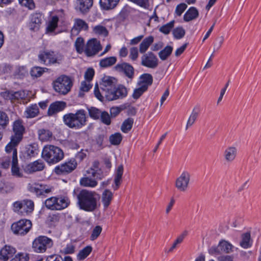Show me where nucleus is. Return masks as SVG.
Here are the masks:
<instances>
[{"label": "nucleus", "mask_w": 261, "mask_h": 261, "mask_svg": "<svg viewBox=\"0 0 261 261\" xmlns=\"http://www.w3.org/2000/svg\"><path fill=\"white\" fill-rule=\"evenodd\" d=\"M9 122L8 115L3 111H0V130L5 129Z\"/></svg>", "instance_id": "obj_41"}, {"label": "nucleus", "mask_w": 261, "mask_h": 261, "mask_svg": "<svg viewBox=\"0 0 261 261\" xmlns=\"http://www.w3.org/2000/svg\"><path fill=\"white\" fill-rule=\"evenodd\" d=\"M113 198V193L109 190H105L102 194V202L105 208L110 204Z\"/></svg>", "instance_id": "obj_36"}, {"label": "nucleus", "mask_w": 261, "mask_h": 261, "mask_svg": "<svg viewBox=\"0 0 261 261\" xmlns=\"http://www.w3.org/2000/svg\"><path fill=\"white\" fill-rule=\"evenodd\" d=\"M92 248L91 246H87L80 251L77 255V258L79 260H84L91 252Z\"/></svg>", "instance_id": "obj_42"}, {"label": "nucleus", "mask_w": 261, "mask_h": 261, "mask_svg": "<svg viewBox=\"0 0 261 261\" xmlns=\"http://www.w3.org/2000/svg\"><path fill=\"white\" fill-rule=\"evenodd\" d=\"M66 107V103L62 101H57L51 103L48 109L47 114L53 116L61 111H62Z\"/></svg>", "instance_id": "obj_18"}, {"label": "nucleus", "mask_w": 261, "mask_h": 261, "mask_svg": "<svg viewBox=\"0 0 261 261\" xmlns=\"http://www.w3.org/2000/svg\"><path fill=\"white\" fill-rule=\"evenodd\" d=\"M237 149L235 147H228L224 151L223 156L225 160L228 163L232 162L236 159Z\"/></svg>", "instance_id": "obj_21"}, {"label": "nucleus", "mask_w": 261, "mask_h": 261, "mask_svg": "<svg viewBox=\"0 0 261 261\" xmlns=\"http://www.w3.org/2000/svg\"><path fill=\"white\" fill-rule=\"evenodd\" d=\"M75 47L77 53L81 54L84 51V40L82 37H78L75 42Z\"/></svg>", "instance_id": "obj_55"}, {"label": "nucleus", "mask_w": 261, "mask_h": 261, "mask_svg": "<svg viewBox=\"0 0 261 261\" xmlns=\"http://www.w3.org/2000/svg\"><path fill=\"white\" fill-rule=\"evenodd\" d=\"M19 2L22 6L31 10L34 9L35 7L33 0H19Z\"/></svg>", "instance_id": "obj_59"}, {"label": "nucleus", "mask_w": 261, "mask_h": 261, "mask_svg": "<svg viewBox=\"0 0 261 261\" xmlns=\"http://www.w3.org/2000/svg\"><path fill=\"white\" fill-rule=\"evenodd\" d=\"M39 139L41 141H47L51 138L52 133L47 129H41L38 132Z\"/></svg>", "instance_id": "obj_38"}, {"label": "nucleus", "mask_w": 261, "mask_h": 261, "mask_svg": "<svg viewBox=\"0 0 261 261\" xmlns=\"http://www.w3.org/2000/svg\"><path fill=\"white\" fill-rule=\"evenodd\" d=\"M93 0H76L75 9L82 14L87 13L93 6Z\"/></svg>", "instance_id": "obj_17"}, {"label": "nucleus", "mask_w": 261, "mask_h": 261, "mask_svg": "<svg viewBox=\"0 0 261 261\" xmlns=\"http://www.w3.org/2000/svg\"><path fill=\"white\" fill-rule=\"evenodd\" d=\"M134 120L132 118L125 119L122 124L121 130L124 133H127L132 128Z\"/></svg>", "instance_id": "obj_44"}, {"label": "nucleus", "mask_w": 261, "mask_h": 261, "mask_svg": "<svg viewBox=\"0 0 261 261\" xmlns=\"http://www.w3.org/2000/svg\"><path fill=\"white\" fill-rule=\"evenodd\" d=\"M101 231L102 227L100 226L97 225L95 226L92 231L90 240L92 241L96 240L99 237Z\"/></svg>", "instance_id": "obj_56"}, {"label": "nucleus", "mask_w": 261, "mask_h": 261, "mask_svg": "<svg viewBox=\"0 0 261 261\" xmlns=\"http://www.w3.org/2000/svg\"><path fill=\"white\" fill-rule=\"evenodd\" d=\"M57 197L53 196L46 199L44 201V205L45 207L50 210H55V203L56 201Z\"/></svg>", "instance_id": "obj_52"}, {"label": "nucleus", "mask_w": 261, "mask_h": 261, "mask_svg": "<svg viewBox=\"0 0 261 261\" xmlns=\"http://www.w3.org/2000/svg\"><path fill=\"white\" fill-rule=\"evenodd\" d=\"M200 112L199 107H195L193 109L192 112L190 116L186 125V129H187L188 127L191 126L195 122L196 120L198 117Z\"/></svg>", "instance_id": "obj_34"}, {"label": "nucleus", "mask_w": 261, "mask_h": 261, "mask_svg": "<svg viewBox=\"0 0 261 261\" xmlns=\"http://www.w3.org/2000/svg\"><path fill=\"white\" fill-rule=\"evenodd\" d=\"M94 70L93 68H88L85 73L84 77L88 82H90L94 75Z\"/></svg>", "instance_id": "obj_60"}, {"label": "nucleus", "mask_w": 261, "mask_h": 261, "mask_svg": "<svg viewBox=\"0 0 261 261\" xmlns=\"http://www.w3.org/2000/svg\"><path fill=\"white\" fill-rule=\"evenodd\" d=\"M59 18L57 16H53L50 20L49 21L46 31L49 32H53L58 26Z\"/></svg>", "instance_id": "obj_46"}, {"label": "nucleus", "mask_w": 261, "mask_h": 261, "mask_svg": "<svg viewBox=\"0 0 261 261\" xmlns=\"http://www.w3.org/2000/svg\"><path fill=\"white\" fill-rule=\"evenodd\" d=\"M73 193L76 196L77 204L80 209L92 212L97 208L100 196L95 192L82 189L76 193L74 189Z\"/></svg>", "instance_id": "obj_2"}, {"label": "nucleus", "mask_w": 261, "mask_h": 261, "mask_svg": "<svg viewBox=\"0 0 261 261\" xmlns=\"http://www.w3.org/2000/svg\"><path fill=\"white\" fill-rule=\"evenodd\" d=\"M147 89L145 86H140L138 88L134 90L132 97L135 99H138Z\"/></svg>", "instance_id": "obj_54"}, {"label": "nucleus", "mask_w": 261, "mask_h": 261, "mask_svg": "<svg viewBox=\"0 0 261 261\" xmlns=\"http://www.w3.org/2000/svg\"><path fill=\"white\" fill-rule=\"evenodd\" d=\"M191 178V174L188 171L182 172L175 182V187L180 192H185L189 188Z\"/></svg>", "instance_id": "obj_12"}, {"label": "nucleus", "mask_w": 261, "mask_h": 261, "mask_svg": "<svg viewBox=\"0 0 261 261\" xmlns=\"http://www.w3.org/2000/svg\"><path fill=\"white\" fill-rule=\"evenodd\" d=\"M42 23V15L40 13H35L31 15L30 21L29 23V28L31 30L37 31Z\"/></svg>", "instance_id": "obj_19"}, {"label": "nucleus", "mask_w": 261, "mask_h": 261, "mask_svg": "<svg viewBox=\"0 0 261 261\" xmlns=\"http://www.w3.org/2000/svg\"><path fill=\"white\" fill-rule=\"evenodd\" d=\"M100 118L103 123L108 125L111 124V117L108 112L106 111L102 112L100 116Z\"/></svg>", "instance_id": "obj_57"}, {"label": "nucleus", "mask_w": 261, "mask_h": 261, "mask_svg": "<svg viewBox=\"0 0 261 261\" xmlns=\"http://www.w3.org/2000/svg\"><path fill=\"white\" fill-rule=\"evenodd\" d=\"M39 62L46 66L60 64L62 57L54 50L45 49L40 50L38 55Z\"/></svg>", "instance_id": "obj_5"}, {"label": "nucleus", "mask_w": 261, "mask_h": 261, "mask_svg": "<svg viewBox=\"0 0 261 261\" xmlns=\"http://www.w3.org/2000/svg\"><path fill=\"white\" fill-rule=\"evenodd\" d=\"M141 81L139 83L140 86H145L146 89L151 85L153 82L152 76L149 73H144L140 76Z\"/></svg>", "instance_id": "obj_33"}, {"label": "nucleus", "mask_w": 261, "mask_h": 261, "mask_svg": "<svg viewBox=\"0 0 261 261\" xmlns=\"http://www.w3.org/2000/svg\"><path fill=\"white\" fill-rule=\"evenodd\" d=\"M57 202L55 203V210L60 211L63 210L69 205L70 200L68 197L66 196H58L57 197Z\"/></svg>", "instance_id": "obj_22"}, {"label": "nucleus", "mask_w": 261, "mask_h": 261, "mask_svg": "<svg viewBox=\"0 0 261 261\" xmlns=\"http://www.w3.org/2000/svg\"><path fill=\"white\" fill-rule=\"evenodd\" d=\"M173 51L171 46L167 45L159 53V56L161 60L165 61L171 55Z\"/></svg>", "instance_id": "obj_39"}, {"label": "nucleus", "mask_w": 261, "mask_h": 261, "mask_svg": "<svg viewBox=\"0 0 261 261\" xmlns=\"http://www.w3.org/2000/svg\"><path fill=\"white\" fill-rule=\"evenodd\" d=\"M117 60V58L114 56L107 57L101 59L99 64L100 67L106 68L114 65Z\"/></svg>", "instance_id": "obj_30"}, {"label": "nucleus", "mask_w": 261, "mask_h": 261, "mask_svg": "<svg viewBox=\"0 0 261 261\" xmlns=\"http://www.w3.org/2000/svg\"><path fill=\"white\" fill-rule=\"evenodd\" d=\"M219 244L222 253H224L228 254L233 252V249L234 248V247L230 243L227 241L222 240L219 242Z\"/></svg>", "instance_id": "obj_31"}, {"label": "nucleus", "mask_w": 261, "mask_h": 261, "mask_svg": "<svg viewBox=\"0 0 261 261\" xmlns=\"http://www.w3.org/2000/svg\"><path fill=\"white\" fill-rule=\"evenodd\" d=\"M32 222L28 219H21L11 225L13 232L17 235L24 236L32 228Z\"/></svg>", "instance_id": "obj_9"}, {"label": "nucleus", "mask_w": 261, "mask_h": 261, "mask_svg": "<svg viewBox=\"0 0 261 261\" xmlns=\"http://www.w3.org/2000/svg\"><path fill=\"white\" fill-rule=\"evenodd\" d=\"M199 15L197 9L194 7H190L184 16V20L186 22L196 19Z\"/></svg>", "instance_id": "obj_25"}, {"label": "nucleus", "mask_w": 261, "mask_h": 261, "mask_svg": "<svg viewBox=\"0 0 261 261\" xmlns=\"http://www.w3.org/2000/svg\"><path fill=\"white\" fill-rule=\"evenodd\" d=\"M208 252L209 254L211 255H219L222 254V252L221 251V249L219 247V244H218V246H213L210 248L208 250Z\"/></svg>", "instance_id": "obj_63"}, {"label": "nucleus", "mask_w": 261, "mask_h": 261, "mask_svg": "<svg viewBox=\"0 0 261 261\" xmlns=\"http://www.w3.org/2000/svg\"><path fill=\"white\" fill-rule=\"evenodd\" d=\"M53 245V241L50 238L45 236H40L34 240L32 248L37 253H44L47 249L51 248Z\"/></svg>", "instance_id": "obj_8"}, {"label": "nucleus", "mask_w": 261, "mask_h": 261, "mask_svg": "<svg viewBox=\"0 0 261 261\" xmlns=\"http://www.w3.org/2000/svg\"><path fill=\"white\" fill-rule=\"evenodd\" d=\"M44 167L43 162L37 160L28 164L26 167V169L29 173H31L41 171L44 168Z\"/></svg>", "instance_id": "obj_23"}, {"label": "nucleus", "mask_w": 261, "mask_h": 261, "mask_svg": "<svg viewBox=\"0 0 261 261\" xmlns=\"http://www.w3.org/2000/svg\"><path fill=\"white\" fill-rule=\"evenodd\" d=\"M25 132V128L22 125V122L20 120H15L13 124V132L11 138L15 144H19L22 140L23 134Z\"/></svg>", "instance_id": "obj_13"}, {"label": "nucleus", "mask_w": 261, "mask_h": 261, "mask_svg": "<svg viewBox=\"0 0 261 261\" xmlns=\"http://www.w3.org/2000/svg\"><path fill=\"white\" fill-rule=\"evenodd\" d=\"M63 120L70 128L79 129L85 126L87 121L86 112L83 109L77 110L75 113H70L64 115Z\"/></svg>", "instance_id": "obj_3"}, {"label": "nucleus", "mask_w": 261, "mask_h": 261, "mask_svg": "<svg viewBox=\"0 0 261 261\" xmlns=\"http://www.w3.org/2000/svg\"><path fill=\"white\" fill-rule=\"evenodd\" d=\"M74 28H75L76 30H79L80 31L82 30L87 31L89 27L88 24L84 20L80 18H76L74 20Z\"/></svg>", "instance_id": "obj_45"}, {"label": "nucleus", "mask_w": 261, "mask_h": 261, "mask_svg": "<svg viewBox=\"0 0 261 261\" xmlns=\"http://www.w3.org/2000/svg\"><path fill=\"white\" fill-rule=\"evenodd\" d=\"M25 153L27 156L29 158L34 157L38 154V145L36 143H33L28 145L26 146Z\"/></svg>", "instance_id": "obj_32"}, {"label": "nucleus", "mask_w": 261, "mask_h": 261, "mask_svg": "<svg viewBox=\"0 0 261 261\" xmlns=\"http://www.w3.org/2000/svg\"><path fill=\"white\" fill-rule=\"evenodd\" d=\"M128 1L133 2L134 4H136L137 5H138L142 8H147L149 6L148 0H128Z\"/></svg>", "instance_id": "obj_62"}, {"label": "nucleus", "mask_w": 261, "mask_h": 261, "mask_svg": "<svg viewBox=\"0 0 261 261\" xmlns=\"http://www.w3.org/2000/svg\"><path fill=\"white\" fill-rule=\"evenodd\" d=\"M174 23L175 21L172 20L170 22L162 25L159 29L160 32L165 35L169 34L171 30L173 28Z\"/></svg>", "instance_id": "obj_48"}, {"label": "nucleus", "mask_w": 261, "mask_h": 261, "mask_svg": "<svg viewBox=\"0 0 261 261\" xmlns=\"http://www.w3.org/2000/svg\"><path fill=\"white\" fill-rule=\"evenodd\" d=\"M252 241L251 239L250 233L247 232L242 234L240 245L244 249H247L251 247Z\"/></svg>", "instance_id": "obj_24"}, {"label": "nucleus", "mask_w": 261, "mask_h": 261, "mask_svg": "<svg viewBox=\"0 0 261 261\" xmlns=\"http://www.w3.org/2000/svg\"><path fill=\"white\" fill-rule=\"evenodd\" d=\"M101 49L102 46L99 42L96 39H92L88 41L84 51L87 57H92L97 54Z\"/></svg>", "instance_id": "obj_16"}, {"label": "nucleus", "mask_w": 261, "mask_h": 261, "mask_svg": "<svg viewBox=\"0 0 261 261\" xmlns=\"http://www.w3.org/2000/svg\"><path fill=\"white\" fill-rule=\"evenodd\" d=\"M53 189L51 186L39 184H34L29 187V191L35 194L37 197H45Z\"/></svg>", "instance_id": "obj_11"}, {"label": "nucleus", "mask_w": 261, "mask_h": 261, "mask_svg": "<svg viewBox=\"0 0 261 261\" xmlns=\"http://www.w3.org/2000/svg\"><path fill=\"white\" fill-rule=\"evenodd\" d=\"M187 5L185 3H181L178 5L175 9V13L178 16H180L181 14L185 11V10L187 9Z\"/></svg>", "instance_id": "obj_64"}, {"label": "nucleus", "mask_w": 261, "mask_h": 261, "mask_svg": "<svg viewBox=\"0 0 261 261\" xmlns=\"http://www.w3.org/2000/svg\"><path fill=\"white\" fill-rule=\"evenodd\" d=\"M139 56L138 49L136 47H133L130 48L129 58L132 61H136Z\"/></svg>", "instance_id": "obj_61"}, {"label": "nucleus", "mask_w": 261, "mask_h": 261, "mask_svg": "<svg viewBox=\"0 0 261 261\" xmlns=\"http://www.w3.org/2000/svg\"><path fill=\"white\" fill-rule=\"evenodd\" d=\"M47 70L48 69L47 68L35 66L31 69L30 74L32 77H38L41 76L44 72Z\"/></svg>", "instance_id": "obj_40"}, {"label": "nucleus", "mask_w": 261, "mask_h": 261, "mask_svg": "<svg viewBox=\"0 0 261 261\" xmlns=\"http://www.w3.org/2000/svg\"><path fill=\"white\" fill-rule=\"evenodd\" d=\"M123 173V166L122 165H119L117 169L116 175L114 179V182L115 184V187H114V190H117L120 185V181L122 178V176Z\"/></svg>", "instance_id": "obj_37"}, {"label": "nucleus", "mask_w": 261, "mask_h": 261, "mask_svg": "<svg viewBox=\"0 0 261 261\" xmlns=\"http://www.w3.org/2000/svg\"><path fill=\"white\" fill-rule=\"evenodd\" d=\"M90 117L93 119H98L101 114V111L95 107H90L88 109Z\"/></svg>", "instance_id": "obj_53"}, {"label": "nucleus", "mask_w": 261, "mask_h": 261, "mask_svg": "<svg viewBox=\"0 0 261 261\" xmlns=\"http://www.w3.org/2000/svg\"><path fill=\"white\" fill-rule=\"evenodd\" d=\"M54 90L62 95H66L70 91L73 86V81L68 76L62 75L53 83Z\"/></svg>", "instance_id": "obj_7"}, {"label": "nucleus", "mask_w": 261, "mask_h": 261, "mask_svg": "<svg viewBox=\"0 0 261 261\" xmlns=\"http://www.w3.org/2000/svg\"><path fill=\"white\" fill-rule=\"evenodd\" d=\"M18 144H15L14 142L12 141V138H11L10 142L6 146L5 150L7 153L12 152V159L14 158V153H15L16 156L17 157V151L16 146H17Z\"/></svg>", "instance_id": "obj_47"}, {"label": "nucleus", "mask_w": 261, "mask_h": 261, "mask_svg": "<svg viewBox=\"0 0 261 261\" xmlns=\"http://www.w3.org/2000/svg\"><path fill=\"white\" fill-rule=\"evenodd\" d=\"M64 156L63 151L59 147L55 145H45L42 151V158L49 164L59 162L64 158Z\"/></svg>", "instance_id": "obj_4"}, {"label": "nucleus", "mask_w": 261, "mask_h": 261, "mask_svg": "<svg viewBox=\"0 0 261 261\" xmlns=\"http://www.w3.org/2000/svg\"><path fill=\"white\" fill-rule=\"evenodd\" d=\"M101 88L108 101L122 99L127 95V88L122 85L116 86V79L114 77H104L101 84Z\"/></svg>", "instance_id": "obj_1"}, {"label": "nucleus", "mask_w": 261, "mask_h": 261, "mask_svg": "<svg viewBox=\"0 0 261 261\" xmlns=\"http://www.w3.org/2000/svg\"><path fill=\"white\" fill-rule=\"evenodd\" d=\"M24 113L27 118H34L38 116L39 110L37 105L35 103L28 107Z\"/></svg>", "instance_id": "obj_29"}, {"label": "nucleus", "mask_w": 261, "mask_h": 261, "mask_svg": "<svg viewBox=\"0 0 261 261\" xmlns=\"http://www.w3.org/2000/svg\"><path fill=\"white\" fill-rule=\"evenodd\" d=\"M93 32L97 35L107 37L109 34L107 29L101 25H97L93 27Z\"/></svg>", "instance_id": "obj_43"}, {"label": "nucleus", "mask_w": 261, "mask_h": 261, "mask_svg": "<svg viewBox=\"0 0 261 261\" xmlns=\"http://www.w3.org/2000/svg\"><path fill=\"white\" fill-rule=\"evenodd\" d=\"M80 184L84 187H94L97 185V182L89 177H83L80 180Z\"/></svg>", "instance_id": "obj_49"}, {"label": "nucleus", "mask_w": 261, "mask_h": 261, "mask_svg": "<svg viewBox=\"0 0 261 261\" xmlns=\"http://www.w3.org/2000/svg\"><path fill=\"white\" fill-rule=\"evenodd\" d=\"M15 252L16 250L14 248L6 245L0 250V259L7 261L9 258L12 257Z\"/></svg>", "instance_id": "obj_20"}, {"label": "nucleus", "mask_w": 261, "mask_h": 261, "mask_svg": "<svg viewBox=\"0 0 261 261\" xmlns=\"http://www.w3.org/2000/svg\"><path fill=\"white\" fill-rule=\"evenodd\" d=\"M11 173L13 176L17 177H21L23 175L18 166V159L16 156L15 153L14 154V158L12 160Z\"/></svg>", "instance_id": "obj_28"}, {"label": "nucleus", "mask_w": 261, "mask_h": 261, "mask_svg": "<svg viewBox=\"0 0 261 261\" xmlns=\"http://www.w3.org/2000/svg\"><path fill=\"white\" fill-rule=\"evenodd\" d=\"M158 62L156 56L151 51L144 54L141 57V65L148 68H155L158 66Z\"/></svg>", "instance_id": "obj_15"}, {"label": "nucleus", "mask_w": 261, "mask_h": 261, "mask_svg": "<svg viewBox=\"0 0 261 261\" xmlns=\"http://www.w3.org/2000/svg\"><path fill=\"white\" fill-rule=\"evenodd\" d=\"M77 165L76 159L71 158L55 168V172L58 175H67L74 170Z\"/></svg>", "instance_id": "obj_10"}, {"label": "nucleus", "mask_w": 261, "mask_h": 261, "mask_svg": "<svg viewBox=\"0 0 261 261\" xmlns=\"http://www.w3.org/2000/svg\"><path fill=\"white\" fill-rule=\"evenodd\" d=\"M29 257L26 253H19L15 255L10 261H28Z\"/></svg>", "instance_id": "obj_58"}, {"label": "nucleus", "mask_w": 261, "mask_h": 261, "mask_svg": "<svg viewBox=\"0 0 261 261\" xmlns=\"http://www.w3.org/2000/svg\"><path fill=\"white\" fill-rule=\"evenodd\" d=\"M119 0H100L101 8L105 10H109L115 8Z\"/></svg>", "instance_id": "obj_27"}, {"label": "nucleus", "mask_w": 261, "mask_h": 261, "mask_svg": "<svg viewBox=\"0 0 261 261\" xmlns=\"http://www.w3.org/2000/svg\"><path fill=\"white\" fill-rule=\"evenodd\" d=\"M122 139V135L119 133H116L110 136L109 140L111 144L114 145H119Z\"/></svg>", "instance_id": "obj_51"}, {"label": "nucleus", "mask_w": 261, "mask_h": 261, "mask_svg": "<svg viewBox=\"0 0 261 261\" xmlns=\"http://www.w3.org/2000/svg\"><path fill=\"white\" fill-rule=\"evenodd\" d=\"M172 34L175 39H180L184 37L186 32L182 27H178L173 30Z\"/></svg>", "instance_id": "obj_50"}, {"label": "nucleus", "mask_w": 261, "mask_h": 261, "mask_svg": "<svg viewBox=\"0 0 261 261\" xmlns=\"http://www.w3.org/2000/svg\"><path fill=\"white\" fill-rule=\"evenodd\" d=\"M153 41L154 37L152 36H149L143 39L139 45L140 53L144 54Z\"/></svg>", "instance_id": "obj_26"}, {"label": "nucleus", "mask_w": 261, "mask_h": 261, "mask_svg": "<svg viewBox=\"0 0 261 261\" xmlns=\"http://www.w3.org/2000/svg\"><path fill=\"white\" fill-rule=\"evenodd\" d=\"M99 163L97 161L93 162L92 167L88 171V173L91 174L92 176L96 179H101V170H98L99 167Z\"/></svg>", "instance_id": "obj_35"}, {"label": "nucleus", "mask_w": 261, "mask_h": 261, "mask_svg": "<svg viewBox=\"0 0 261 261\" xmlns=\"http://www.w3.org/2000/svg\"><path fill=\"white\" fill-rule=\"evenodd\" d=\"M35 207L34 201L29 199H24L18 200L13 203V210L22 216H28L31 215Z\"/></svg>", "instance_id": "obj_6"}, {"label": "nucleus", "mask_w": 261, "mask_h": 261, "mask_svg": "<svg viewBox=\"0 0 261 261\" xmlns=\"http://www.w3.org/2000/svg\"><path fill=\"white\" fill-rule=\"evenodd\" d=\"M114 69L117 72L123 73L130 81L134 77L135 69L129 63L126 62L118 63L115 65Z\"/></svg>", "instance_id": "obj_14"}]
</instances>
